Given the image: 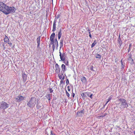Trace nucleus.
<instances>
[{"mask_svg":"<svg viewBox=\"0 0 135 135\" xmlns=\"http://www.w3.org/2000/svg\"><path fill=\"white\" fill-rule=\"evenodd\" d=\"M118 43L119 44H121L122 45V40L120 38V36H119V37L118 38Z\"/></svg>","mask_w":135,"mask_h":135,"instance_id":"4be33fe9","label":"nucleus"},{"mask_svg":"<svg viewBox=\"0 0 135 135\" xmlns=\"http://www.w3.org/2000/svg\"><path fill=\"white\" fill-rule=\"evenodd\" d=\"M36 100L35 98L34 97H32L30 100L27 103V105L30 108L34 107L36 104Z\"/></svg>","mask_w":135,"mask_h":135,"instance_id":"7ed1b4c3","label":"nucleus"},{"mask_svg":"<svg viewBox=\"0 0 135 135\" xmlns=\"http://www.w3.org/2000/svg\"><path fill=\"white\" fill-rule=\"evenodd\" d=\"M36 107L38 109H39L41 107V104L39 103H37Z\"/></svg>","mask_w":135,"mask_h":135,"instance_id":"aec40b11","label":"nucleus"},{"mask_svg":"<svg viewBox=\"0 0 135 135\" xmlns=\"http://www.w3.org/2000/svg\"><path fill=\"white\" fill-rule=\"evenodd\" d=\"M56 22L54 21L53 22V30L52 31L54 32L56 30Z\"/></svg>","mask_w":135,"mask_h":135,"instance_id":"ddd939ff","label":"nucleus"},{"mask_svg":"<svg viewBox=\"0 0 135 135\" xmlns=\"http://www.w3.org/2000/svg\"><path fill=\"white\" fill-rule=\"evenodd\" d=\"M121 63H122V60H121Z\"/></svg>","mask_w":135,"mask_h":135,"instance_id":"4d7b16f0","label":"nucleus"},{"mask_svg":"<svg viewBox=\"0 0 135 135\" xmlns=\"http://www.w3.org/2000/svg\"><path fill=\"white\" fill-rule=\"evenodd\" d=\"M49 47H51V44H50L49 45Z\"/></svg>","mask_w":135,"mask_h":135,"instance_id":"864d4df0","label":"nucleus"},{"mask_svg":"<svg viewBox=\"0 0 135 135\" xmlns=\"http://www.w3.org/2000/svg\"><path fill=\"white\" fill-rule=\"evenodd\" d=\"M118 101L119 102L118 104L119 105V108L121 109L127 108L128 106V104L125 99H119L118 100Z\"/></svg>","mask_w":135,"mask_h":135,"instance_id":"f257e3e1","label":"nucleus"},{"mask_svg":"<svg viewBox=\"0 0 135 135\" xmlns=\"http://www.w3.org/2000/svg\"><path fill=\"white\" fill-rule=\"evenodd\" d=\"M55 33L54 32L53 33H52L50 36V40H54L55 36Z\"/></svg>","mask_w":135,"mask_h":135,"instance_id":"f3484780","label":"nucleus"},{"mask_svg":"<svg viewBox=\"0 0 135 135\" xmlns=\"http://www.w3.org/2000/svg\"><path fill=\"white\" fill-rule=\"evenodd\" d=\"M70 86H68L67 87V88H68V90L69 91H70V89L69 88Z\"/></svg>","mask_w":135,"mask_h":135,"instance_id":"37998d69","label":"nucleus"},{"mask_svg":"<svg viewBox=\"0 0 135 135\" xmlns=\"http://www.w3.org/2000/svg\"><path fill=\"white\" fill-rule=\"evenodd\" d=\"M66 95L68 97H69L70 94H69L67 92L66 90Z\"/></svg>","mask_w":135,"mask_h":135,"instance_id":"473e14b6","label":"nucleus"},{"mask_svg":"<svg viewBox=\"0 0 135 135\" xmlns=\"http://www.w3.org/2000/svg\"><path fill=\"white\" fill-rule=\"evenodd\" d=\"M16 11L15 8L13 7H9L6 5L5 7V11L4 13L6 15H7L9 13H14Z\"/></svg>","mask_w":135,"mask_h":135,"instance_id":"f03ea898","label":"nucleus"},{"mask_svg":"<svg viewBox=\"0 0 135 135\" xmlns=\"http://www.w3.org/2000/svg\"><path fill=\"white\" fill-rule=\"evenodd\" d=\"M9 105L6 102L2 101L1 103V107H0V109H5L9 107Z\"/></svg>","mask_w":135,"mask_h":135,"instance_id":"20e7f679","label":"nucleus"},{"mask_svg":"<svg viewBox=\"0 0 135 135\" xmlns=\"http://www.w3.org/2000/svg\"><path fill=\"white\" fill-rule=\"evenodd\" d=\"M6 5L2 2H0V11L4 13L5 11V7L6 6Z\"/></svg>","mask_w":135,"mask_h":135,"instance_id":"39448f33","label":"nucleus"},{"mask_svg":"<svg viewBox=\"0 0 135 135\" xmlns=\"http://www.w3.org/2000/svg\"><path fill=\"white\" fill-rule=\"evenodd\" d=\"M59 74H58V76L59 77V78L60 79H61L62 77V75H59Z\"/></svg>","mask_w":135,"mask_h":135,"instance_id":"e433bc0d","label":"nucleus"},{"mask_svg":"<svg viewBox=\"0 0 135 135\" xmlns=\"http://www.w3.org/2000/svg\"><path fill=\"white\" fill-rule=\"evenodd\" d=\"M56 72L57 74H60V68L59 67V65L57 64H56L55 65Z\"/></svg>","mask_w":135,"mask_h":135,"instance_id":"0eeeda50","label":"nucleus"},{"mask_svg":"<svg viewBox=\"0 0 135 135\" xmlns=\"http://www.w3.org/2000/svg\"><path fill=\"white\" fill-rule=\"evenodd\" d=\"M93 94H91L90 95H89V97L91 99L92 98V96Z\"/></svg>","mask_w":135,"mask_h":135,"instance_id":"ea45409f","label":"nucleus"},{"mask_svg":"<svg viewBox=\"0 0 135 135\" xmlns=\"http://www.w3.org/2000/svg\"><path fill=\"white\" fill-rule=\"evenodd\" d=\"M72 96L73 97H74L75 96V94H74V93H72Z\"/></svg>","mask_w":135,"mask_h":135,"instance_id":"de8ad7c7","label":"nucleus"},{"mask_svg":"<svg viewBox=\"0 0 135 135\" xmlns=\"http://www.w3.org/2000/svg\"><path fill=\"white\" fill-rule=\"evenodd\" d=\"M63 80H62V79L60 81V83L62 84L63 83H64Z\"/></svg>","mask_w":135,"mask_h":135,"instance_id":"79ce46f5","label":"nucleus"},{"mask_svg":"<svg viewBox=\"0 0 135 135\" xmlns=\"http://www.w3.org/2000/svg\"><path fill=\"white\" fill-rule=\"evenodd\" d=\"M8 44L11 47H13V45L12 44V43H11L9 42L8 43Z\"/></svg>","mask_w":135,"mask_h":135,"instance_id":"c9c22d12","label":"nucleus"},{"mask_svg":"<svg viewBox=\"0 0 135 135\" xmlns=\"http://www.w3.org/2000/svg\"><path fill=\"white\" fill-rule=\"evenodd\" d=\"M52 1H53V0H52Z\"/></svg>","mask_w":135,"mask_h":135,"instance_id":"bf43d9fd","label":"nucleus"},{"mask_svg":"<svg viewBox=\"0 0 135 135\" xmlns=\"http://www.w3.org/2000/svg\"><path fill=\"white\" fill-rule=\"evenodd\" d=\"M59 55L61 60L62 61H64L65 59V58L64 57L65 55L64 53H63L62 54H61V52L60 51L59 52Z\"/></svg>","mask_w":135,"mask_h":135,"instance_id":"6e6552de","label":"nucleus"},{"mask_svg":"<svg viewBox=\"0 0 135 135\" xmlns=\"http://www.w3.org/2000/svg\"><path fill=\"white\" fill-rule=\"evenodd\" d=\"M134 134H135V131H134Z\"/></svg>","mask_w":135,"mask_h":135,"instance_id":"6e6d98bb","label":"nucleus"},{"mask_svg":"<svg viewBox=\"0 0 135 135\" xmlns=\"http://www.w3.org/2000/svg\"><path fill=\"white\" fill-rule=\"evenodd\" d=\"M96 41L94 40V42H93V43L92 44L91 46V48L95 46V44H96Z\"/></svg>","mask_w":135,"mask_h":135,"instance_id":"b1692460","label":"nucleus"},{"mask_svg":"<svg viewBox=\"0 0 135 135\" xmlns=\"http://www.w3.org/2000/svg\"><path fill=\"white\" fill-rule=\"evenodd\" d=\"M55 45H56V47L57 49V48L58 46V42L55 43Z\"/></svg>","mask_w":135,"mask_h":135,"instance_id":"c85d7f7f","label":"nucleus"},{"mask_svg":"<svg viewBox=\"0 0 135 135\" xmlns=\"http://www.w3.org/2000/svg\"><path fill=\"white\" fill-rule=\"evenodd\" d=\"M47 98L48 99V100H50V94L48 95H47Z\"/></svg>","mask_w":135,"mask_h":135,"instance_id":"2f4dec72","label":"nucleus"},{"mask_svg":"<svg viewBox=\"0 0 135 135\" xmlns=\"http://www.w3.org/2000/svg\"><path fill=\"white\" fill-rule=\"evenodd\" d=\"M63 39H61L60 40V49L63 46Z\"/></svg>","mask_w":135,"mask_h":135,"instance_id":"6ab92c4d","label":"nucleus"},{"mask_svg":"<svg viewBox=\"0 0 135 135\" xmlns=\"http://www.w3.org/2000/svg\"><path fill=\"white\" fill-rule=\"evenodd\" d=\"M81 95L82 97V98H83L84 97H85V92L82 93L81 94Z\"/></svg>","mask_w":135,"mask_h":135,"instance_id":"a878e982","label":"nucleus"},{"mask_svg":"<svg viewBox=\"0 0 135 135\" xmlns=\"http://www.w3.org/2000/svg\"><path fill=\"white\" fill-rule=\"evenodd\" d=\"M85 97H86L87 96L88 97L89 96V95L90 94V93L88 92H85Z\"/></svg>","mask_w":135,"mask_h":135,"instance_id":"bb28decb","label":"nucleus"},{"mask_svg":"<svg viewBox=\"0 0 135 135\" xmlns=\"http://www.w3.org/2000/svg\"><path fill=\"white\" fill-rule=\"evenodd\" d=\"M50 40L51 41L50 44L53 45L52 47L53 50V51L54 52L55 48V42H54V40Z\"/></svg>","mask_w":135,"mask_h":135,"instance_id":"9d476101","label":"nucleus"},{"mask_svg":"<svg viewBox=\"0 0 135 135\" xmlns=\"http://www.w3.org/2000/svg\"><path fill=\"white\" fill-rule=\"evenodd\" d=\"M50 135H56V134L52 131H51Z\"/></svg>","mask_w":135,"mask_h":135,"instance_id":"72a5a7b5","label":"nucleus"},{"mask_svg":"<svg viewBox=\"0 0 135 135\" xmlns=\"http://www.w3.org/2000/svg\"><path fill=\"white\" fill-rule=\"evenodd\" d=\"M4 42H7L9 41V39L8 37L6 35L5 36V37L4 38Z\"/></svg>","mask_w":135,"mask_h":135,"instance_id":"412c9836","label":"nucleus"},{"mask_svg":"<svg viewBox=\"0 0 135 135\" xmlns=\"http://www.w3.org/2000/svg\"><path fill=\"white\" fill-rule=\"evenodd\" d=\"M119 47H120L122 45L119 44Z\"/></svg>","mask_w":135,"mask_h":135,"instance_id":"5fc2aeb1","label":"nucleus"},{"mask_svg":"<svg viewBox=\"0 0 135 135\" xmlns=\"http://www.w3.org/2000/svg\"><path fill=\"white\" fill-rule=\"evenodd\" d=\"M54 42L55 43L58 42L57 38H56L55 39V41H54Z\"/></svg>","mask_w":135,"mask_h":135,"instance_id":"a19ab883","label":"nucleus"},{"mask_svg":"<svg viewBox=\"0 0 135 135\" xmlns=\"http://www.w3.org/2000/svg\"><path fill=\"white\" fill-rule=\"evenodd\" d=\"M59 16H60L59 15H57L56 17L55 18L54 21L57 22V20L59 18Z\"/></svg>","mask_w":135,"mask_h":135,"instance_id":"393cba45","label":"nucleus"},{"mask_svg":"<svg viewBox=\"0 0 135 135\" xmlns=\"http://www.w3.org/2000/svg\"><path fill=\"white\" fill-rule=\"evenodd\" d=\"M108 102H108V101L106 102V103L105 104V105H104V106H105V105H106V104H107V103H108Z\"/></svg>","mask_w":135,"mask_h":135,"instance_id":"3c124183","label":"nucleus"},{"mask_svg":"<svg viewBox=\"0 0 135 135\" xmlns=\"http://www.w3.org/2000/svg\"><path fill=\"white\" fill-rule=\"evenodd\" d=\"M87 29H88V30H87V31H89V32H90V29H89V27H87Z\"/></svg>","mask_w":135,"mask_h":135,"instance_id":"09e8293b","label":"nucleus"},{"mask_svg":"<svg viewBox=\"0 0 135 135\" xmlns=\"http://www.w3.org/2000/svg\"><path fill=\"white\" fill-rule=\"evenodd\" d=\"M65 71H62V70L61 71V75H63V74H64V73L65 72Z\"/></svg>","mask_w":135,"mask_h":135,"instance_id":"49530a36","label":"nucleus"},{"mask_svg":"<svg viewBox=\"0 0 135 135\" xmlns=\"http://www.w3.org/2000/svg\"><path fill=\"white\" fill-rule=\"evenodd\" d=\"M111 99V98L110 97H109V98H108V102H109V101Z\"/></svg>","mask_w":135,"mask_h":135,"instance_id":"c03bdc74","label":"nucleus"},{"mask_svg":"<svg viewBox=\"0 0 135 135\" xmlns=\"http://www.w3.org/2000/svg\"><path fill=\"white\" fill-rule=\"evenodd\" d=\"M131 57L132 55L131 54H129L128 56V60L129 61H130L131 63H133L134 62L132 58Z\"/></svg>","mask_w":135,"mask_h":135,"instance_id":"4468645a","label":"nucleus"},{"mask_svg":"<svg viewBox=\"0 0 135 135\" xmlns=\"http://www.w3.org/2000/svg\"><path fill=\"white\" fill-rule=\"evenodd\" d=\"M89 36L90 37V38H91L92 37H91V34H90V32H89Z\"/></svg>","mask_w":135,"mask_h":135,"instance_id":"a18cd8bd","label":"nucleus"},{"mask_svg":"<svg viewBox=\"0 0 135 135\" xmlns=\"http://www.w3.org/2000/svg\"><path fill=\"white\" fill-rule=\"evenodd\" d=\"M121 66L122 68H123L124 67V66L123 65V63H122L121 64Z\"/></svg>","mask_w":135,"mask_h":135,"instance_id":"8fccbe9b","label":"nucleus"},{"mask_svg":"<svg viewBox=\"0 0 135 135\" xmlns=\"http://www.w3.org/2000/svg\"><path fill=\"white\" fill-rule=\"evenodd\" d=\"M24 81H26V79L27 76L25 73H23L22 75Z\"/></svg>","mask_w":135,"mask_h":135,"instance_id":"a211bd4d","label":"nucleus"},{"mask_svg":"<svg viewBox=\"0 0 135 135\" xmlns=\"http://www.w3.org/2000/svg\"><path fill=\"white\" fill-rule=\"evenodd\" d=\"M61 29H60V31L58 32V39L59 40L60 39V38L61 37V35H62V33H61Z\"/></svg>","mask_w":135,"mask_h":135,"instance_id":"dca6fc26","label":"nucleus"},{"mask_svg":"<svg viewBox=\"0 0 135 135\" xmlns=\"http://www.w3.org/2000/svg\"><path fill=\"white\" fill-rule=\"evenodd\" d=\"M107 114L106 113H105L103 114H102L101 116H100V117H103L107 115Z\"/></svg>","mask_w":135,"mask_h":135,"instance_id":"cd10ccee","label":"nucleus"},{"mask_svg":"<svg viewBox=\"0 0 135 135\" xmlns=\"http://www.w3.org/2000/svg\"><path fill=\"white\" fill-rule=\"evenodd\" d=\"M90 70L92 71H94L95 70L93 69V66H92L90 68Z\"/></svg>","mask_w":135,"mask_h":135,"instance_id":"4c0bfd02","label":"nucleus"},{"mask_svg":"<svg viewBox=\"0 0 135 135\" xmlns=\"http://www.w3.org/2000/svg\"><path fill=\"white\" fill-rule=\"evenodd\" d=\"M64 78H65V76H64L61 79H62V80H64Z\"/></svg>","mask_w":135,"mask_h":135,"instance_id":"603ef678","label":"nucleus"},{"mask_svg":"<svg viewBox=\"0 0 135 135\" xmlns=\"http://www.w3.org/2000/svg\"><path fill=\"white\" fill-rule=\"evenodd\" d=\"M81 80L83 83L85 84L86 83V80L84 76H82L80 78Z\"/></svg>","mask_w":135,"mask_h":135,"instance_id":"9b49d317","label":"nucleus"},{"mask_svg":"<svg viewBox=\"0 0 135 135\" xmlns=\"http://www.w3.org/2000/svg\"><path fill=\"white\" fill-rule=\"evenodd\" d=\"M53 99H52V100H55L56 99H57V98L55 96H54V95H53Z\"/></svg>","mask_w":135,"mask_h":135,"instance_id":"7c9ffc66","label":"nucleus"},{"mask_svg":"<svg viewBox=\"0 0 135 135\" xmlns=\"http://www.w3.org/2000/svg\"><path fill=\"white\" fill-rule=\"evenodd\" d=\"M131 46V45H129V47H130Z\"/></svg>","mask_w":135,"mask_h":135,"instance_id":"13d9d810","label":"nucleus"},{"mask_svg":"<svg viewBox=\"0 0 135 135\" xmlns=\"http://www.w3.org/2000/svg\"><path fill=\"white\" fill-rule=\"evenodd\" d=\"M64 63L66 65H68L69 62L68 61H67L66 62H64Z\"/></svg>","mask_w":135,"mask_h":135,"instance_id":"58836bf2","label":"nucleus"},{"mask_svg":"<svg viewBox=\"0 0 135 135\" xmlns=\"http://www.w3.org/2000/svg\"><path fill=\"white\" fill-rule=\"evenodd\" d=\"M49 90L50 93H52L53 91V90L51 88H49Z\"/></svg>","mask_w":135,"mask_h":135,"instance_id":"f704fd0d","label":"nucleus"},{"mask_svg":"<svg viewBox=\"0 0 135 135\" xmlns=\"http://www.w3.org/2000/svg\"><path fill=\"white\" fill-rule=\"evenodd\" d=\"M24 98H25L24 97L19 95L15 98V101L17 102H19L24 100Z\"/></svg>","mask_w":135,"mask_h":135,"instance_id":"423d86ee","label":"nucleus"},{"mask_svg":"<svg viewBox=\"0 0 135 135\" xmlns=\"http://www.w3.org/2000/svg\"><path fill=\"white\" fill-rule=\"evenodd\" d=\"M95 56L96 58H98L99 59H100L101 57V56L97 54H96Z\"/></svg>","mask_w":135,"mask_h":135,"instance_id":"5701e85b","label":"nucleus"},{"mask_svg":"<svg viewBox=\"0 0 135 135\" xmlns=\"http://www.w3.org/2000/svg\"><path fill=\"white\" fill-rule=\"evenodd\" d=\"M62 71H65L66 70V69H65V65L62 64L61 65V66Z\"/></svg>","mask_w":135,"mask_h":135,"instance_id":"2eb2a0df","label":"nucleus"},{"mask_svg":"<svg viewBox=\"0 0 135 135\" xmlns=\"http://www.w3.org/2000/svg\"><path fill=\"white\" fill-rule=\"evenodd\" d=\"M84 109L80 111H78L77 112V114L78 116H82L83 114H84Z\"/></svg>","mask_w":135,"mask_h":135,"instance_id":"f8f14e48","label":"nucleus"},{"mask_svg":"<svg viewBox=\"0 0 135 135\" xmlns=\"http://www.w3.org/2000/svg\"><path fill=\"white\" fill-rule=\"evenodd\" d=\"M41 36H39L36 39L37 43V48H39L40 45V41Z\"/></svg>","mask_w":135,"mask_h":135,"instance_id":"1a4fd4ad","label":"nucleus"},{"mask_svg":"<svg viewBox=\"0 0 135 135\" xmlns=\"http://www.w3.org/2000/svg\"><path fill=\"white\" fill-rule=\"evenodd\" d=\"M66 83L67 85H68L69 84V82L68 79H66Z\"/></svg>","mask_w":135,"mask_h":135,"instance_id":"c756f323","label":"nucleus"}]
</instances>
